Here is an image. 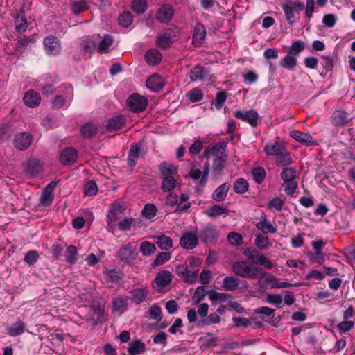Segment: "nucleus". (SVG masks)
<instances>
[{"label":"nucleus","mask_w":355,"mask_h":355,"mask_svg":"<svg viewBox=\"0 0 355 355\" xmlns=\"http://www.w3.org/2000/svg\"><path fill=\"white\" fill-rule=\"evenodd\" d=\"M171 258V254L168 252H162L159 253L153 262L151 264L153 268L157 267L165 263L166 261H169Z\"/></svg>","instance_id":"51"},{"label":"nucleus","mask_w":355,"mask_h":355,"mask_svg":"<svg viewBox=\"0 0 355 355\" xmlns=\"http://www.w3.org/2000/svg\"><path fill=\"white\" fill-rule=\"evenodd\" d=\"M146 0H133L131 4L132 10L137 14H143L147 9Z\"/></svg>","instance_id":"54"},{"label":"nucleus","mask_w":355,"mask_h":355,"mask_svg":"<svg viewBox=\"0 0 355 355\" xmlns=\"http://www.w3.org/2000/svg\"><path fill=\"white\" fill-rule=\"evenodd\" d=\"M128 107L135 113L143 112L148 104V99L137 93L131 94L126 101Z\"/></svg>","instance_id":"7"},{"label":"nucleus","mask_w":355,"mask_h":355,"mask_svg":"<svg viewBox=\"0 0 355 355\" xmlns=\"http://www.w3.org/2000/svg\"><path fill=\"white\" fill-rule=\"evenodd\" d=\"M293 159L286 148L276 157L275 163L278 166H288L292 164Z\"/></svg>","instance_id":"47"},{"label":"nucleus","mask_w":355,"mask_h":355,"mask_svg":"<svg viewBox=\"0 0 355 355\" xmlns=\"http://www.w3.org/2000/svg\"><path fill=\"white\" fill-rule=\"evenodd\" d=\"M77 156V151L74 148L67 147L61 152L60 160L63 165H70L76 161Z\"/></svg>","instance_id":"19"},{"label":"nucleus","mask_w":355,"mask_h":355,"mask_svg":"<svg viewBox=\"0 0 355 355\" xmlns=\"http://www.w3.org/2000/svg\"><path fill=\"white\" fill-rule=\"evenodd\" d=\"M162 182L161 189L165 192H170L177 185L175 175L177 174L178 167L173 164L163 162L159 166Z\"/></svg>","instance_id":"2"},{"label":"nucleus","mask_w":355,"mask_h":355,"mask_svg":"<svg viewBox=\"0 0 355 355\" xmlns=\"http://www.w3.org/2000/svg\"><path fill=\"white\" fill-rule=\"evenodd\" d=\"M145 60L148 64L156 65L160 62L162 54L157 49H152L146 51Z\"/></svg>","instance_id":"35"},{"label":"nucleus","mask_w":355,"mask_h":355,"mask_svg":"<svg viewBox=\"0 0 355 355\" xmlns=\"http://www.w3.org/2000/svg\"><path fill=\"white\" fill-rule=\"evenodd\" d=\"M53 200V193L48 189H44L40 196V203L42 205H50Z\"/></svg>","instance_id":"61"},{"label":"nucleus","mask_w":355,"mask_h":355,"mask_svg":"<svg viewBox=\"0 0 355 355\" xmlns=\"http://www.w3.org/2000/svg\"><path fill=\"white\" fill-rule=\"evenodd\" d=\"M171 33H163L158 35L156 39V45L162 49H166L172 45Z\"/></svg>","instance_id":"31"},{"label":"nucleus","mask_w":355,"mask_h":355,"mask_svg":"<svg viewBox=\"0 0 355 355\" xmlns=\"http://www.w3.org/2000/svg\"><path fill=\"white\" fill-rule=\"evenodd\" d=\"M125 118L123 115L112 117L107 122V130L112 132L121 129L125 124Z\"/></svg>","instance_id":"29"},{"label":"nucleus","mask_w":355,"mask_h":355,"mask_svg":"<svg viewBox=\"0 0 355 355\" xmlns=\"http://www.w3.org/2000/svg\"><path fill=\"white\" fill-rule=\"evenodd\" d=\"M15 26L16 30L19 32L22 33L24 32L27 28H28V24L26 18L23 15H19L15 20Z\"/></svg>","instance_id":"57"},{"label":"nucleus","mask_w":355,"mask_h":355,"mask_svg":"<svg viewBox=\"0 0 355 355\" xmlns=\"http://www.w3.org/2000/svg\"><path fill=\"white\" fill-rule=\"evenodd\" d=\"M24 171L32 176L36 175L42 170V166L40 161L37 159H31L26 164H24Z\"/></svg>","instance_id":"28"},{"label":"nucleus","mask_w":355,"mask_h":355,"mask_svg":"<svg viewBox=\"0 0 355 355\" xmlns=\"http://www.w3.org/2000/svg\"><path fill=\"white\" fill-rule=\"evenodd\" d=\"M26 324L21 320H18L8 328V334L10 336H18L25 332Z\"/></svg>","instance_id":"34"},{"label":"nucleus","mask_w":355,"mask_h":355,"mask_svg":"<svg viewBox=\"0 0 355 355\" xmlns=\"http://www.w3.org/2000/svg\"><path fill=\"white\" fill-rule=\"evenodd\" d=\"M223 150H225V147L222 145L219 146H212L211 148L205 150L204 155L207 157L210 156H213L214 158L224 157L225 156L222 155Z\"/></svg>","instance_id":"43"},{"label":"nucleus","mask_w":355,"mask_h":355,"mask_svg":"<svg viewBox=\"0 0 355 355\" xmlns=\"http://www.w3.org/2000/svg\"><path fill=\"white\" fill-rule=\"evenodd\" d=\"M32 141V135L28 132H23L15 135L14 144L17 149L24 150L29 147Z\"/></svg>","instance_id":"16"},{"label":"nucleus","mask_w":355,"mask_h":355,"mask_svg":"<svg viewBox=\"0 0 355 355\" xmlns=\"http://www.w3.org/2000/svg\"><path fill=\"white\" fill-rule=\"evenodd\" d=\"M208 295L209 300H211L212 302L218 301L220 302H224L227 301L231 297V295L230 294L220 293L214 290H211L208 291Z\"/></svg>","instance_id":"48"},{"label":"nucleus","mask_w":355,"mask_h":355,"mask_svg":"<svg viewBox=\"0 0 355 355\" xmlns=\"http://www.w3.org/2000/svg\"><path fill=\"white\" fill-rule=\"evenodd\" d=\"M97 130V126L95 124L87 123L81 127L80 133L84 138L90 139L96 134Z\"/></svg>","instance_id":"39"},{"label":"nucleus","mask_w":355,"mask_h":355,"mask_svg":"<svg viewBox=\"0 0 355 355\" xmlns=\"http://www.w3.org/2000/svg\"><path fill=\"white\" fill-rule=\"evenodd\" d=\"M240 283V279L234 276H227L224 278L223 282V288L226 291H234L237 288Z\"/></svg>","instance_id":"40"},{"label":"nucleus","mask_w":355,"mask_h":355,"mask_svg":"<svg viewBox=\"0 0 355 355\" xmlns=\"http://www.w3.org/2000/svg\"><path fill=\"white\" fill-rule=\"evenodd\" d=\"M206 36V29L202 23H197L193 31L192 43L195 46H200L202 44Z\"/></svg>","instance_id":"21"},{"label":"nucleus","mask_w":355,"mask_h":355,"mask_svg":"<svg viewBox=\"0 0 355 355\" xmlns=\"http://www.w3.org/2000/svg\"><path fill=\"white\" fill-rule=\"evenodd\" d=\"M119 24L123 27H128L132 23V15L130 12H123L119 16Z\"/></svg>","instance_id":"62"},{"label":"nucleus","mask_w":355,"mask_h":355,"mask_svg":"<svg viewBox=\"0 0 355 355\" xmlns=\"http://www.w3.org/2000/svg\"><path fill=\"white\" fill-rule=\"evenodd\" d=\"M155 243L161 250L164 251H167L173 248L172 239L164 234L157 236Z\"/></svg>","instance_id":"36"},{"label":"nucleus","mask_w":355,"mask_h":355,"mask_svg":"<svg viewBox=\"0 0 355 355\" xmlns=\"http://www.w3.org/2000/svg\"><path fill=\"white\" fill-rule=\"evenodd\" d=\"M286 148L283 142L280 141H275L266 144L263 151L267 155L277 157L280 153H282V151Z\"/></svg>","instance_id":"18"},{"label":"nucleus","mask_w":355,"mask_h":355,"mask_svg":"<svg viewBox=\"0 0 355 355\" xmlns=\"http://www.w3.org/2000/svg\"><path fill=\"white\" fill-rule=\"evenodd\" d=\"M172 281V275L168 270L159 272L155 279V282L159 288V291L168 286Z\"/></svg>","instance_id":"22"},{"label":"nucleus","mask_w":355,"mask_h":355,"mask_svg":"<svg viewBox=\"0 0 355 355\" xmlns=\"http://www.w3.org/2000/svg\"><path fill=\"white\" fill-rule=\"evenodd\" d=\"M23 100L27 106L34 107L39 105L41 101V97L40 94L37 92L29 90L25 93Z\"/></svg>","instance_id":"24"},{"label":"nucleus","mask_w":355,"mask_h":355,"mask_svg":"<svg viewBox=\"0 0 355 355\" xmlns=\"http://www.w3.org/2000/svg\"><path fill=\"white\" fill-rule=\"evenodd\" d=\"M249 184L245 179H236L233 184V189L238 194H243L248 190Z\"/></svg>","instance_id":"44"},{"label":"nucleus","mask_w":355,"mask_h":355,"mask_svg":"<svg viewBox=\"0 0 355 355\" xmlns=\"http://www.w3.org/2000/svg\"><path fill=\"white\" fill-rule=\"evenodd\" d=\"M77 256L78 252L76 248L73 245H69L65 253V257L67 263L74 264L77 261Z\"/></svg>","instance_id":"55"},{"label":"nucleus","mask_w":355,"mask_h":355,"mask_svg":"<svg viewBox=\"0 0 355 355\" xmlns=\"http://www.w3.org/2000/svg\"><path fill=\"white\" fill-rule=\"evenodd\" d=\"M71 8L73 13L78 15L84 10L88 9L89 6L85 0L79 1H73L71 3Z\"/></svg>","instance_id":"59"},{"label":"nucleus","mask_w":355,"mask_h":355,"mask_svg":"<svg viewBox=\"0 0 355 355\" xmlns=\"http://www.w3.org/2000/svg\"><path fill=\"white\" fill-rule=\"evenodd\" d=\"M304 48L305 44L303 41L296 40L289 47L288 53L296 58Z\"/></svg>","instance_id":"49"},{"label":"nucleus","mask_w":355,"mask_h":355,"mask_svg":"<svg viewBox=\"0 0 355 355\" xmlns=\"http://www.w3.org/2000/svg\"><path fill=\"white\" fill-rule=\"evenodd\" d=\"M164 86L162 78L157 75L150 76L146 80V87L152 92H157L160 91Z\"/></svg>","instance_id":"25"},{"label":"nucleus","mask_w":355,"mask_h":355,"mask_svg":"<svg viewBox=\"0 0 355 355\" xmlns=\"http://www.w3.org/2000/svg\"><path fill=\"white\" fill-rule=\"evenodd\" d=\"M187 96H189L190 101L192 103H196L201 101L204 96L202 90L198 87L191 89L187 94Z\"/></svg>","instance_id":"64"},{"label":"nucleus","mask_w":355,"mask_h":355,"mask_svg":"<svg viewBox=\"0 0 355 355\" xmlns=\"http://www.w3.org/2000/svg\"><path fill=\"white\" fill-rule=\"evenodd\" d=\"M44 46L49 55H56L60 53V42L59 40L53 35H49L44 38Z\"/></svg>","instance_id":"9"},{"label":"nucleus","mask_w":355,"mask_h":355,"mask_svg":"<svg viewBox=\"0 0 355 355\" xmlns=\"http://www.w3.org/2000/svg\"><path fill=\"white\" fill-rule=\"evenodd\" d=\"M123 210V205L119 203L114 204L112 208L109 211L107 218L110 220L111 222H114L116 219L117 214L122 213Z\"/></svg>","instance_id":"60"},{"label":"nucleus","mask_w":355,"mask_h":355,"mask_svg":"<svg viewBox=\"0 0 355 355\" xmlns=\"http://www.w3.org/2000/svg\"><path fill=\"white\" fill-rule=\"evenodd\" d=\"M113 42L114 37L112 35L109 34L105 35L99 43L98 51L102 53H106L109 47L112 45Z\"/></svg>","instance_id":"45"},{"label":"nucleus","mask_w":355,"mask_h":355,"mask_svg":"<svg viewBox=\"0 0 355 355\" xmlns=\"http://www.w3.org/2000/svg\"><path fill=\"white\" fill-rule=\"evenodd\" d=\"M113 311L120 313H123L128 306V300L126 298L117 297L113 300Z\"/></svg>","instance_id":"50"},{"label":"nucleus","mask_w":355,"mask_h":355,"mask_svg":"<svg viewBox=\"0 0 355 355\" xmlns=\"http://www.w3.org/2000/svg\"><path fill=\"white\" fill-rule=\"evenodd\" d=\"M350 121L349 114L343 110L334 111L330 117L331 124L336 128L343 127Z\"/></svg>","instance_id":"8"},{"label":"nucleus","mask_w":355,"mask_h":355,"mask_svg":"<svg viewBox=\"0 0 355 355\" xmlns=\"http://www.w3.org/2000/svg\"><path fill=\"white\" fill-rule=\"evenodd\" d=\"M173 15V7L169 4H164L157 10L155 17L160 23H168Z\"/></svg>","instance_id":"15"},{"label":"nucleus","mask_w":355,"mask_h":355,"mask_svg":"<svg viewBox=\"0 0 355 355\" xmlns=\"http://www.w3.org/2000/svg\"><path fill=\"white\" fill-rule=\"evenodd\" d=\"M256 246L261 250L269 249L272 244L270 242L269 238L263 234H259L254 240Z\"/></svg>","instance_id":"42"},{"label":"nucleus","mask_w":355,"mask_h":355,"mask_svg":"<svg viewBox=\"0 0 355 355\" xmlns=\"http://www.w3.org/2000/svg\"><path fill=\"white\" fill-rule=\"evenodd\" d=\"M176 270L178 274L183 278L184 281L189 284H193L197 281L198 270H190L183 265L178 266Z\"/></svg>","instance_id":"20"},{"label":"nucleus","mask_w":355,"mask_h":355,"mask_svg":"<svg viewBox=\"0 0 355 355\" xmlns=\"http://www.w3.org/2000/svg\"><path fill=\"white\" fill-rule=\"evenodd\" d=\"M282 187L287 195L293 196L297 187V182L295 180L285 181L282 184Z\"/></svg>","instance_id":"63"},{"label":"nucleus","mask_w":355,"mask_h":355,"mask_svg":"<svg viewBox=\"0 0 355 355\" xmlns=\"http://www.w3.org/2000/svg\"><path fill=\"white\" fill-rule=\"evenodd\" d=\"M62 87L64 89V96L57 95L53 98L51 103V107L53 109L59 110L63 108L64 106L68 107L73 97V87L68 83L62 85Z\"/></svg>","instance_id":"5"},{"label":"nucleus","mask_w":355,"mask_h":355,"mask_svg":"<svg viewBox=\"0 0 355 355\" xmlns=\"http://www.w3.org/2000/svg\"><path fill=\"white\" fill-rule=\"evenodd\" d=\"M106 279L111 282H118L121 279L124 275L122 271L116 269H109L103 272Z\"/></svg>","instance_id":"41"},{"label":"nucleus","mask_w":355,"mask_h":355,"mask_svg":"<svg viewBox=\"0 0 355 355\" xmlns=\"http://www.w3.org/2000/svg\"><path fill=\"white\" fill-rule=\"evenodd\" d=\"M263 286L271 284L272 288H284L290 287L292 284L286 282H279L277 278L269 273L265 272L262 284Z\"/></svg>","instance_id":"17"},{"label":"nucleus","mask_w":355,"mask_h":355,"mask_svg":"<svg viewBox=\"0 0 355 355\" xmlns=\"http://www.w3.org/2000/svg\"><path fill=\"white\" fill-rule=\"evenodd\" d=\"M243 254L252 263L262 266L267 269L274 268L272 261L254 248H246Z\"/></svg>","instance_id":"4"},{"label":"nucleus","mask_w":355,"mask_h":355,"mask_svg":"<svg viewBox=\"0 0 355 355\" xmlns=\"http://www.w3.org/2000/svg\"><path fill=\"white\" fill-rule=\"evenodd\" d=\"M297 63V58L287 53L279 62V65L288 71H293Z\"/></svg>","instance_id":"37"},{"label":"nucleus","mask_w":355,"mask_h":355,"mask_svg":"<svg viewBox=\"0 0 355 355\" xmlns=\"http://www.w3.org/2000/svg\"><path fill=\"white\" fill-rule=\"evenodd\" d=\"M234 273L243 278L252 279H259V284H262L265 272L263 268L246 261H236L232 265Z\"/></svg>","instance_id":"1"},{"label":"nucleus","mask_w":355,"mask_h":355,"mask_svg":"<svg viewBox=\"0 0 355 355\" xmlns=\"http://www.w3.org/2000/svg\"><path fill=\"white\" fill-rule=\"evenodd\" d=\"M130 301L139 305L146 301L150 296V291L146 287L133 288L129 292Z\"/></svg>","instance_id":"10"},{"label":"nucleus","mask_w":355,"mask_h":355,"mask_svg":"<svg viewBox=\"0 0 355 355\" xmlns=\"http://www.w3.org/2000/svg\"><path fill=\"white\" fill-rule=\"evenodd\" d=\"M234 116L238 119L248 123L252 127H255L257 125L259 115L258 113L253 110L245 112L237 110L234 112Z\"/></svg>","instance_id":"12"},{"label":"nucleus","mask_w":355,"mask_h":355,"mask_svg":"<svg viewBox=\"0 0 355 355\" xmlns=\"http://www.w3.org/2000/svg\"><path fill=\"white\" fill-rule=\"evenodd\" d=\"M255 225L258 230L262 231L264 234H267L268 232L275 233L277 232V228L268 222L266 216L263 214L261 216V220L257 223Z\"/></svg>","instance_id":"33"},{"label":"nucleus","mask_w":355,"mask_h":355,"mask_svg":"<svg viewBox=\"0 0 355 355\" xmlns=\"http://www.w3.org/2000/svg\"><path fill=\"white\" fill-rule=\"evenodd\" d=\"M140 149L137 144L134 143L130 146V148L128 153V166L133 168L138 160Z\"/></svg>","instance_id":"32"},{"label":"nucleus","mask_w":355,"mask_h":355,"mask_svg":"<svg viewBox=\"0 0 355 355\" xmlns=\"http://www.w3.org/2000/svg\"><path fill=\"white\" fill-rule=\"evenodd\" d=\"M156 251V247L154 243L149 241H143L140 245V252L144 256H150Z\"/></svg>","instance_id":"52"},{"label":"nucleus","mask_w":355,"mask_h":355,"mask_svg":"<svg viewBox=\"0 0 355 355\" xmlns=\"http://www.w3.org/2000/svg\"><path fill=\"white\" fill-rule=\"evenodd\" d=\"M203 241L210 243L215 241L218 238V231L215 225H207L202 232Z\"/></svg>","instance_id":"23"},{"label":"nucleus","mask_w":355,"mask_h":355,"mask_svg":"<svg viewBox=\"0 0 355 355\" xmlns=\"http://www.w3.org/2000/svg\"><path fill=\"white\" fill-rule=\"evenodd\" d=\"M135 245L132 243H128L123 245L119 251L120 260L125 263H130L135 259Z\"/></svg>","instance_id":"13"},{"label":"nucleus","mask_w":355,"mask_h":355,"mask_svg":"<svg viewBox=\"0 0 355 355\" xmlns=\"http://www.w3.org/2000/svg\"><path fill=\"white\" fill-rule=\"evenodd\" d=\"M209 71L201 65H196L191 69L189 78L193 82H203L208 79Z\"/></svg>","instance_id":"14"},{"label":"nucleus","mask_w":355,"mask_h":355,"mask_svg":"<svg viewBox=\"0 0 355 355\" xmlns=\"http://www.w3.org/2000/svg\"><path fill=\"white\" fill-rule=\"evenodd\" d=\"M284 205V200L279 197L272 198L268 202V208L272 211H281Z\"/></svg>","instance_id":"53"},{"label":"nucleus","mask_w":355,"mask_h":355,"mask_svg":"<svg viewBox=\"0 0 355 355\" xmlns=\"http://www.w3.org/2000/svg\"><path fill=\"white\" fill-rule=\"evenodd\" d=\"M281 7L288 24L293 25L297 22L296 15L304 10V3L300 0H286Z\"/></svg>","instance_id":"3"},{"label":"nucleus","mask_w":355,"mask_h":355,"mask_svg":"<svg viewBox=\"0 0 355 355\" xmlns=\"http://www.w3.org/2000/svg\"><path fill=\"white\" fill-rule=\"evenodd\" d=\"M146 351L144 343L136 340L129 343L128 352L130 355H138Z\"/></svg>","instance_id":"38"},{"label":"nucleus","mask_w":355,"mask_h":355,"mask_svg":"<svg viewBox=\"0 0 355 355\" xmlns=\"http://www.w3.org/2000/svg\"><path fill=\"white\" fill-rule=\"evenodd\" d=\"M291 136L297 141L302 143L307 146L315 144L312 136L309 133H304L298 130H293L291 132Z\"/></svg>","instance_id":"27"},{"label":"nucleus","mask_w":355,"mask_h":355,"mask_svg":"<svg viewBox=\"0 0 355 355\" xmlns=\"http://www.w3.org/2000/svg\"><path fill=\"white\" fill-rule=\"evenodd\" d=\"M205 214L209 217L216 218L222 215H227L228 210L225 206L216 204L209 207Z\"/></svg>","instance_id":"30"},{"label":"nucleus","mask_w":355,"mask_h":355,"mask_svg":"<svg viewBox=\"0 0 355 355\" xmlns=\"http://www.w3.org/2000/svg\"><path fill=\"white\" fill-rule=\"evenodd\" d=\"M180 246L186 250H193L198 245V237L196 233L187 232L180 239Z\"/></svg>","instance_id":"11"},{"label":"nucleus","mask_w":355,"mask_h":355,"mask_svg":"<svg viewBox=\"0 0 355 355\" xmlns=\"http://www.w3.org/2000/svg\"><path fill=\"white\" fill-rule=\"evenodd\" d=\"M157 213V209L154 204H146L143 210L142 215L147 219H153Z\"/></svg>","instance_id":"56"},{"label":"nucleus","mask_w":355,"mask_h":355,"mask_svg":"<svg viewBox=\"0 0 355 355\" xmlns=\"http://www.w3.org/2000/svg\"><path fill=\"white\" fill-rule=\"evenodd\" d=\"M252 175L254 182L261 184L266 178V172L263 167L257 166L252 169Z\"/></svg>","instance_id":"46"},{"label":"nucleus","mask_w":355,"mask_h":355,"mask_svg":"<svg viewBox=\"0 0 355 355\" xmlns=\"http://www.w3.org/2000/svg\"><path fill=\"white\" fill-rule=\"evenodd\" d=\"M296 177V170L293 167H286L281 173V178L285 181L294 180Z\"/></svg>","instance_id":"58"},{"label":"nucleus","mask_w":355,"mask_h":355,"mask_svg":"<svg viewBox=\"0 0 355 355\" xmlns=\"http://www.w3.org/2000/svg\"><path fill=\"white\" fill-rule=\"evenodd\" d=\"M230 184L225 182L217 187L212 193L211 198L214 201L223 202L226 198L227 192L230 189Z\"/></svg>","instance_id":"26"},{"label":"nucleus","mask_w":355,"mask_h":355,"mask_svg":"<svg viewBox=\"0 0 355 355\" xmlns=\"http://www.w3.org/2000/svg\"><path fill=\"white\" fill-rule=\"evenodd\" d=\"M95 49L96 45L94 42L87 37H84L81 40L79 46L76 49V52L78 55H74V58L77 60L82 59L87 60L91 57Z\"/></svg>","instance_id":"6"}]
</instances>
